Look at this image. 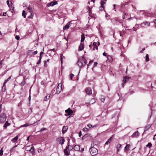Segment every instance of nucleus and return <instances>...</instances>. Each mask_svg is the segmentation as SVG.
I'll use <instances>...</instances> for the list:
<instances>
[{"label": "nucleus", "mask_w": 156, "mask_h": 156, "mask_svg": "<svg viewBox=\"0 0 156 156\" xmlns=\"http://www.w3.org/2000/svg\"><path fill=\"white\" fill-rule=\"evenodd\" d=\"M90 154L92 156H94L98 154L97 149L94 147H91L90 148Z\"/></svg>", "instance_id": "obj_1"}, {"label": "nucleus", "mask_w": 156, "mask_h": 156, "mask_svg": "<svg viewBox=\"0 0 156 156\" xmlns=\"http://www.w3.org/2000/svg\"><path fill=\"white\" fill-rule=\"evenodd\" d=\"M6 115L4 113H2L0 115V123H4L6 119Z\"/></svg>", "instance_id": "obj_2"}, {"label": "nucleus", "mask_w": 156, "mask_h": 156, "mask_svg": "<svg viewBox=\"0 0 156 156\" xmlns=\"http://www.w3.org/2000/svg\"><path fill=\"white\" fill-rule=\"evenodd\" d=\"M61 86L62 85L61 83H59L58 84V86L56 89V92L54 94H58L60 92L62 89Z\"/></svg>", "instance_id": "obj_3"}, {"label": "nucleus", "mask_w": 156, "mask_h": 156, "mask_svg": "<svg viewBox=\"0 0 156 156\" xmlns=\"http://www.w3.org/2000/svg\"><path fill=\"white\" fill-rule=\"evenodd\" d=\"M65 112L66 113L65 114V115L71 116L73 115V111L70 109V108H69L65 110Z\"/></svg>", "instance_id": "obj_4"}, {"label": "nucleus", "mask_w": 156, "mask_h": 156, "mask_svg": "<svg viewBox=\"0 0 156 156\" xmlns=\"http://www.w3.org/2000/svg\"><path fill=\"white\" fill-rule=\"evenodd\" d=\"M86 62H84L81 60H79L77 62V64L80 67H81L86 64Z\"/></svg>", "instance_id": "obj_5"}, {"label": "nucleus", "mask_w": 156, "mask_h": 156, "mask_svg": "<svg viewBox=\"0 0 156 156\" xmlns=\"http://www.w3.org/2000/svg\"><path fill=\"white\" fill-rule=\"evenodd\" d=\"M57 1H53L50 3H48L47 4V6L48 7L52 6L56 4H57Z\"/></svg>", "instance_id": "obj_6"}, {"label": "nucleus", "mask_w": 156, "mask_h": 156, "mask_svg": "<svg viewBox=\"0 0 156 156\" xmlns=\"http://www.w3.org/2000/svg\"><path fill=\"white\" fill-rule=\"evenodd\" d=\"M57 140H58V141L59 142V144H63L64 142L65 141V140L62 137H60L59 138H57Z\"/></svg>", "instance_id": "obj_7"}, {"label": "nucleus", "mask_w": 156, "mask_h": 156, "mask_svg": "<svg viewBox=\"0 0 156 156\" xmlns=\"http://www.w3.org/2000/svg\"><path fill=\"white\" fill-rule=\"evenodd\" d=\"M72 24L71 21H70L68 23L65 27H63V30L67 29L69 28L70 25Z\"/></svg>", "instance_id": "obj_8"}, {"label": "nucleus", "mask_w": 156, "mask_h": 156, "mask_svg": "<svg viewBox=\"0 0 156 156\" xmlns=\"http://www.w3.org/2000/svg\"><path fill=\"white\" fill-rule=\"evenodd\" d=\"M85 91L87 94L90 95L92 94V90L90 87H88L85 90Z\"/></svg>", "instance_id": "obj_9"}, {"label": "nucleus", "mask_w": 156, "mask_h": 156, "mask_svg": "<svg viewBox=\"0 0 156 156\" xmlns=\"http://www.w3.org/2000/svg\"><path fill=\"white\" fill-rule=\"evenodd\" d=\"M139 136V133L138 131H137L133 133L132 135V137H137Z\"/></svg>", "instance_id": "obj_10"}, {"label": "nucleus", "mask_w": 156, "mask_h": 156, "mask_svg": "<svg viewBox=\"0 0 156 156\" xmlns=\"http://www.w3.org/2000/svg\"><path fill=\"white\" fill-rule=\"evenodd\" d=\"M68 129V127L67 126H63L62 129V133L64 134L67 131Z\"/></svg>", "instance_id": "obj_11"}, {"label": "nucleus", "mask_w": 156, "mask_h": 156, "mask_svg": "<svg viewBox=\"0 0 156 156\" xmlns=\"http://www.w3.org/2000/svg\"><path fill=\"white\" fill-rule=\"evenodd\" d=\"M84 48L83 43H81L79 47V50L80 51L82 50Z\"/></svg>", "instance_id": "obj_12"}, {"label": "nucleus", "mask_w": 156, "mask_h": 156, "mask_svg": "<svg viewBox=\"0 0 156 156\" xmlns=\"http://www.w3.org/2000/svg\"><path fill=\"white\" fill-rule=\"evenodd\" d=\"M73 149L76 151H79L80 150V146L78 145H76L74 147Z\"/></svg>", "instance_id": "obj_13"}, {"label": "nucleus", "mask_w": 156, "mask_h": 156, "mask_svg": "<svg viewBox=\"0 0 156 156\" xmlns=\"http://www.w3.org/2000/svg\"><path fill=\"white\" fill-rule=\"evenodd\" d=\"M27 8H28V11H29V12H30V13L31 15L32 16H33V15H34V13H33V11H32V7H30V6H29Z\"/></svg>", "instance_id": "obj_14"}, {"label": "nucleus", "mask_w": 156, "mask_h": 156, "mask_svg": "<svg viewBox=\"0 0 156 156\" xmlns=\"http://www.w3.org/2000/svg\"><path fill=\"white\" fill-rule=\"evenodd\" d=\"M18 139V135H17V136H16L15 137L13 138L11 140V141L12 142L14 143V142H16L17 140Z\"/></svg>", "instance_id": "obj_15"}, {"label": "nucleus", "mask_w": 156, "mask_h": 156, "mask_svg": "<svg viewBox=\"0 0 156 156\" xmlns=\"http://www.w3.org/2000/svg\"><path fill=\"white\" fill-rule=\"evenodd\" d=\"M98 126V124H95V125L93 126L92 125L90 124H88L87 125V126H88L89 128H90L91 127L94 128V127H96Z\"/></svg>", "instance_id": "obj_16"}, {"label": "nucleus", "mask_w": 156, "mask_h": 156, "mask_svg": "<svg viewBox=\"0 0 156 156\" xmlns=\"http://www.w3.org/2000/svg\"><path fill=\"white\" fill-rule=\"evenodd\" d=\"M64 151L66 155L68 156L69 155V152H68V149L66 147V148L64 149Z\"/></svg>", "instance_id": "obj_17"}, {"label": "nucleus", "mask_w": 156, "mask_h": 156, "mask_svg": "<svg viewBox=\"0 0 156 156\" xmlns=\"http://www.w3.org/2000/svg\"><path fill=\"white\" fill-rule=\"evenodd\" d=\"M112 139V137H110L105 143V145L108 144L109 143H110Z\"/></svg>", "instance_id": "obj_18"}, {"label": "nucleus", "mask_w": 156, "mask_h": 156, "mask_svg": "<svg viewBox=\"0 0 156 156\" xmlns=\"http://www.w3.org/2000/svg\"><path fill=\"white\" fill-rule=\"evenodd\" d=\"M66 148L68 149L69 151H71L73 147L72 146L69 145V144H68V146H66Z\"/></svg>", "instance_id": "obj_19"}, {"label": "nucleus", "mask_w": 156, "mask_h": 156, "mask_svg": "<svg viewBox=\"0 0 156 156\" xmlns=\"http://www.w3.org/2000/svg\"><path fill=\"white\" fill-rule=\"evenodd\" d=\"M81 42H82L84 41L85 39L84 35L83 34H82L81 36Z\"/></svg>", "instance_id": "obj_20"}, {"label": "nucleus", "mask_w": 156, "mask_h": 156, "mask_svg": "<svg viewBox=\"0 0 156 156\" xmlns=\"http://www.w3.org/2000/svg\"><path fill=\"white\" fill-rule=\"evenodd\" d=\"M129 3V2H125L124 3H121V7L123 8L125 6V5L128 4Z\"/></svg>", "instance_id": "obj_21"}, {"label": "nucleus", "mask_w": 156, "mask_h": 156, "mask_svg": "<svg viewBox=\"0 0 156 156\" xmlns=\"http://www.w3.org/2000/svg\"><path fill=\"white\" fill-rule=\"evenodd\" d=\"M122 147V145L121 144H117L116 146L117 149V150L118 151H119L120 149Z\"/></svg>", "instance_id": "obj_22"}, {"label": "nucleus", "mask_w": 156, "mask_h": 156, "mask_svg": "<svg viewBox=\"0 0 156 156\" xmlns=\"http://www.w3.org/2000/svg\"><path fill=\"white\" fill-rule=\"evenodd\" d=\"M50 95L49 94H48L47 95V96H46L44 98V101H46L47 100H48L50 98Z\"/></svg>", "instance_id": "obj_23"}, {"label": "nucleus", "mask_w": 156, "mask_h": 156, "mask_svg": "<svg viewBox=\"0 0 156 156\" xmlns=\"http://www.w3.org/2000/svg\"><path fill=\"white\" fill-rule=\"evenodd\" d=\"M10 124V123L8 122V121H6L3 127L4 128H6Z\"/></svg>", "instance_id": "obj_24"}, {"label": "nucleus", "mask_w": 156, "mask_h": 156, "mask_svg": "<svg viewBox=\"0 0 156 156\" xmlns=\"http://www.w3.org/2000/svg\"><path fill=\"white\" fill-rule=\"evenodd\" d=\"M151 126L150 125H148L146 126L144 128V131H147L148 129H149Z\"/></svg>", "instance_id": "obj_25"}, {"label": "nucleus", "mask_w": 156, "mask_h": 156, "mask_svg": "<svg viewBox=\"0 0 156 156\" xmlns=\"http://www.w3.org/2000/svg\"><path fill=\"white\" fill-rule=\"evenodd\" d=\"M106 1V0H101V5L104 6V5Z\"/></svg>", "instance_id": "obj_26"}, {"label": "nucleus", "mask_w": 156, "mask_h": 156, "mask_svg": "<svg viewBox=\"0 0 156 156\" xmlns=\"http://www.w3.org/2000/svg\"><path fill=\"white\" fill-rule=\"evenodd\" d=\"M130 147V145L129 144H127L126 145V146L125 147V150L128 151L129 149V147Z\"/></svg>", "instance_id": "obj_27"}, {"label": "nucleus", "mask_w": 156, "mask_h": 156, "mask_svg": "<svg viewBox=\"0 0 156 156\" xmlns=\"http://www.w3.org/2000/svg\"><path fill=\"white\" fill-rule=\"evenodd\" d=\"M22 15L23 16L24 18H25L26 17V13L25 12L24 10H23L22 12Z\"/></svg>", "instance_id": "obj_28"}, {"label": "nucleus", "mask_w": 156, "mask_h": 156, "mask_svg": "<svg viewBox=\"0 0 156 156\" xmlns=\"http://www.w3.org/2000/svg\"><path fill=\"white\" fill-rule=\"evenodd\" d=\"M17 145H16L14 147H13V148L10 150V152L11 153H12L13 152H14L15 151V150L14 149V148L16 147H17Z\"/></svg>", "instance_id": "obj_29"}, {"label": "nucleus", "mask_w": 156, "mask_h": 156, "mask_svg": "<svg viewBox=\"0 0 156 156\" xmlns=\"http://www.w3.org/2000/svg\"><path fill=\"white\" fill-rule=\"evenodd\" d=\"M145 60L147 62L149 60V58L148 55L147 54L146 55V59Z\"/></svg>", "instance_id": "obj_30"}, {"label": "nucleus", "mask_w": 156, "mask_h": 156, "mask_svg": "<svg viewBox=\"0 0 156 156\" xmlns=\"http://www.w3.org/2000/svg\"><path fill=\"white\" fill-rule=\"evenodd\" d=\"M129 78V77H128L127 76H126L124 77V79H123V82L124 83H126V80L127 79L128 80Z\"/></svg>", "instance_id": "obj_31"}, {"label": "nucleus", "mask_w": 156, "mask_h": 156, "mask_svg": "<svg viewBox=\"0 0 156 156\" xmlns=\"http://www.w3.org/2000/svg\"><path fill=\"white\" fill-rule=\"evenodd\" d=\"M26 83L25 80V79L24 78L23 80L20 83V85L21 86H23Z\"/></svg>", "instance_id": "obj_32"}, {"label": "nucleus", "mask_w": 156, "mask_h": 156, "mask_svg": "<svg viewBox=\"0 0 156 156\" xmlns=\"http://www.w3.org/2000/svg\"><path fill=\"white\" fill-rule=\"evenodd\" d=\"M104 6H102V5H101V6L99 7V9L100 11H103L104 10Z\"/></svg>", "instance_id": "obj_33"}, {"label": "nucleus", "mask_w": 156, "mask_h": 156, "mask_svg": "<svg viewBox=\"0 0 156 156\" xmlns=\"http://www.w3.org/2000/svg\"><path fill=\"white\" fill-rule=\"evenodd\" d=\"M29 151H31V152H34L35 151L34 147H32L29 150Z\"/></svg>", "instance_id": "obj_34"}, {"label": "nucleus", "mask_w": 156, "mask_h": 156, "mask_svg": "<svg viewBox=\"0 0 156 156\" xmlns=\"http://www.w3.org/2000/svg\"><path fill=\"white\" fill-rule=\"evenodd\" d=\"M144 23L145 25H147V26H150V23L149 22H144Z\"/></svg>", "instance_id": "obj_35"}, {"label": "nucleus", "mask_w": 156, "mask_h": 156, "mask_svg": "<svg viewBox=\"0 0 156 156\" xmlns=\"http://www.w3.org/2000/svg\"><path fill=\"white\" fill-rule=\"evenodd\" d=\"M11 79V77H9L7 80H5V81L4 82V85H5V84L8 81H9V80H10Z\"/></svg>", "instance_id": "obj_36"}, {"label": "nucleus", "mask_w": 156, "mask_h": 156, "mask_svg": "<svg viewBox=\"0 0 156 156\" xmlns=\"http://www.w3.org/2000/svg\"><path fill=\"white\" fill-rule=\"evenodd\" d=\"M5 84L4 85V83L3 84V86H2V90L3 91H5Z\"/></svg>", "instance_id": "obj_37"}, {"label": "nucleus", "mask_w": 156, "mask_h": 156, "mask_svg": "<svg viewBox=\"0 0 156 156\" xmlns=\"http://www.w3.org/2000/svg\"><path fill=\"white\" fill-rule=\"evenodd\" d=\"M3 147H2L1 150H0V155L2 156L3 155Z\"/></svg>", "instance_id": "obj_38"}, {"label": "nucleus", "mask_w": 156, "mask_h": 156, "mask_svg": "<svg viewBox=\"0 0 156 156\" xmlns=\"http://www.w3.org/2000/svg\"><path fill=\"white\" fill-rule=\"evenodd\" d=\"M146 146L147 147L150 148L152 146V144L151 143H149Z\"/></svg>", "instance_id": "obj_39"}, {"label": "nucleus", "mask_w": 156, "mask_h": 156, "mask_svg": "<svg viewBox=\"0 0 156 156\" xmlns=\"http://www.w3.org/2000/svg\"><path fill=\"white\" fill-rule=\"evenodd\" d=\"M82 59L81 60H82V61H83V62H86V60L84 57V55H83L82 56Z\"/></svg>", "instance_id": "obj_40"}, {"label": "nucleus", "mask_w": 156, "mask_h": 156, "mask_svg": "<svg viewBox=\"0 0 156 156\" xmlns=\"http://www.w3.org/2000/svg\"><path fill=\"white\" fill-rule=\"evenodd\" d=\"M40 120H38L36 122H35L33 124V125L34 126H36V125L38 123L40 122Z\"/></svg>", "instance_id": "obj_41"}, {"label": "nucleus", "mask_w": 156, "mask_h": 156, "mask_svg": "<svg viewBox=\"0 0 156 156\" xmlns=\"http://www.w3.org/2000/svg\"><path fill=\"white\" fill-rule=\"evenodd\" d=\"M88 130H89V129L87 128H84L83 129V131L86 132L88 131Z\"/></svg>", "instance_id": "obj_42"}, {"label": "nucleus", "mask_w": 156, "mask_h": 156, "mask_svg": "<svg viewBox=\"0 0 156 156\" xmlns=\"http://www.w3.org/2000/svg\"><path fill=\"white\" fill-rule=\"evenodd\" d=\"M93 60H90L89 62V63H88V64L87 65V68H88V67H89V66H90L91 64L92 63V62H93Z\"/></svg>", "instance_id": "obj_43"}, {"label": "nucleus", "mask_w": 156, "mask_h": 156, "mask_svg": "<svg viewBox=\"0 0 156 156\" xmlns=\"http://www.w3.org/2000/svg\"><path fill=\"white\" fill-rule=\"evenodd\" d=\"M29 125L27 123H26L25 124L23 125H22L21 126V127H26L28 126H29V125Z\"/></svg>", "instance_id": "obj_44"}, {"label": "nucleus", "mask_w": 156, "mask_h": 156, "mask_svg": "<svg viewBox=\"0 0 156 156\" xmlns=\"http://www.w3.org/2000/svg\"><path fill=\"white\" fill-rule=\"evenodd\" d=\"M74 76V75L72 73H71L70 75V79L71 80H72V79L73 77Z\"/></svg>", "instance_id": "obj_45"}, {"label": "nucleus", "mask_w": 156, "mask_h": 156, "mask_svg": "<svg viewBox=\"0 0 156 156\" xmlns=\"http://www.w3.org/2000/svg\"><path fill=\"white\" fill-rule=\"evenodd\" d=\"M87 8H88V12L89 14L90 13L91 11V10L90 9V8L89 6H88Z\"/></svg>", "instance_id": "obj_46"}, {"label": "nucleus", "mask_w": 156, "mask_h": 156, "mask_svg": "<svg viewBox=\"0 0 156 156\" xmlns=\"http://www.w3.org/2000/svg\"><path fill=\"white\" fill-rule=\"evenodd\" d=\"M87 136V135L85 134L82 137V140H84L86 139V137Z\"/></svg>", "instance_id": "obj_47"}, {"label": "nucleus", "mask_w": 156, "mask_h": 156, "mask_svg": "<svg viewBox=\"0 0 156 156\" xmlns=\"http://www.w3.org/2000/svg\"><path fill=\"white\" fill-rule=\"evenodd\" d=\"M15 38L17 40L20 39V37L19 35H16L15 37Z\"/></svg>", "instance_id": "obj_48"}, {"label": "nucleus", "mask_w": 156, "mask_h": 156, "mask_svg": "<svg viewBox=\"0 0 156 156\" xmlns=\"http://www.w3.org/2000/svg\"><path fill=\"white\" fill-rule=\"evenodd\" d=\"M37 51H35L32 52V55H36L37 54Z\"/></svg>", "instance_id": "obj_49"}, {"label": "nucleus", "mask_w": 156, "mask_h": 156, "mask_svg": "<svg viewBox=\"0 0 156 156\" xmlns=\"http://www.w3.org/2000/svg\"><path fill=\"white\" fill-rule=\"evenodd\" d=\"M105 98H104V97H102V98L101 99V100L103 102L105 101Z\"/></svg>", "instance_id": "obj_50"}, {"label": "nucleus", "mask_w": 156, "mask_h": 156, "mask_svg": "<svg viewBox=\"0 0 156 156\" xmlns=\"http://www.w3.org/2000/svg\"><path fill=\"white\" fill-rule=\"evenodd\" d=\"M98 63L97 62H95L94 63V67H95L97 65Z\"/></svg>", "instance_id": "obj_51"}, {"label": "nucleus", "mask_w": 156, "mask_h": 156, "mask_svg": "<svg viewBox=\"0 0 156 156\" xmlns=\"http://www.w3.org/2000/svg\"><path fill=\"white\" fill-rule=\"evenodd\" d=\"M97 44V42H94L93 43V46H94L96 47L97 46H96Z\"/></svg>", "instance_id": "obj_52"}, {"label": "nucleus", "mask_w": 156, "mask_h": 156, "mask_svg": "<svg viewBox=\"0 0 156 156\" xmlns=\"http://www.w3.org/2000/svg\"><path fill=\"white\" fill-rule=\"evenodd\" d=\"M95 49H96V50H98V46H96V47H95V46H94L93 48V50H95Z\"/></svg>", "instance_id": "obj_53"}, {"label": "nucleus", "mask_w": 156, "mask_h": 156, "mask_svg": "<svg viewBox=\"0 0 156 156\" xmlns=\"http://www.w3.org/2000/svg\"><path fill=\"white\" fill-rule=\"evenodd\" d=\"M126 13H124L122 15V18L123 19H124L125 18V15H126Z\"/></svg>", "instance_id": "obj_54"}, {"label": "nucleus", "mask_w": 156, "mask_h": 156, "mask_svg": "<svg viewBox=\"0 0 156 156\" xmlns=\"http://www.w3.org/2000/svg\"><path fill=\"white\" fill-rule=\"evenodd\" d=\"M49 59H48L47 61H44V66H46V62H48L49 61Z\"/></svg>", "instance_id": "obj_55"}, {"label": "nucleus", "mask_w": 156, "mask_h": 156, "mask_svg": "<svg viewBox=\"0 0 156 156\" xmlns=\"http://www.w3.org/2000/svg\"><path fill=\"white\" fill-rule=\"evenodd\" d=\"M145 50V48H144L142 49V50L140 51V52L141 53H142Z\"/></svg>", "instance_id": "obj_56"}, {"label": "nucleus", "mask_w": 156, "mask_h": 156, "mask_svg": "<svg viewBox=\"0 0 156 156\" xmlns=\"http://www.w3.org/2000/svg\"><path fill=\"white\" fill-rule=\"evenodd\" d=\"M82 135V133L81 131L79 132V137H80Z\"/></svg>", "instance_id": "obj_57"}, {"label": "nucleus", "mask_w": 156, "mask_h": 156, "mask_svg": "<svg viewBox=\"0 0 156 156\" xmlns=\"http://www.w3.org/2000/svg\"><path fill=\"white\" fill-rule=\"evenodd\" d=\"M6 3L7 4V5H8V6H9V0H7L6 1Z\"/></svg>", "instance_id": "obj_58"}, {"label": "nucleus", "mask_w": 156, "mask_h": 156, "mask_svg": "<svg viewBox=\"0 0 156 156\" xmlns=\"http://www.w3.org/2000/svg\"><path fill=\"white\" fill-rule=\"evenodd\" d=\"M46 129L44 128H42L40 130V131H43V130H45Z\"/></svg>", "instance_id": "obj_59"}, {"label": "nucleus", "mask_w": 156, "mask_h": 156, "mask_svg": "<svg viewBox=\"0 0 156 156\" xmlns=\"http://www.w3.org/2000/svg\"><path fill=\"white\" fill-rule=\"evenodd\" d=\"M103 55L105 56H106L107 55L106 53H105V52L103 53Z\"/></svg>", "instance_id": "obj_60"}, {"label": "nucleus", "mask_w": 156, "mask_h": 156, "mask_svg": "<svg viewBox=\"0 0 156 156\" xmlns=\"http://www.w3.org/2000/svg\"><path fill=\"white\" fill-rule=\"evenodd\" d=\"M4 61V59L2 60L0 62V66H1L2 65V62Z\"/></svg>", "instance_id": "obj_61"}, {"label": "nucleus", "mask_w": 156, "mask_h": 156, "mask_svg": "<svg viewBox=\"0 0 156 156\" xmlns=\"http://www.w3.org/2000/svg\"><path fill=\"white\" fill-rule=\"evenodd\" d=\"M44 54V52L43 51H41L40 53V55L42 56Z\"/></svg>", "instance_id": "obj_62"}, {"label": "nucleus", "mask_w": 156, "mask_h": 156, "mask_svg": "<svg viewBox=\"0 0 156 156\" xmlns=\"http://www.w3.org/2000/svg\"><path fill=\"white\" fill-rule=\"evenodd\" d=\"M33 16H29L28 17V18H30L31 19H33Z\"/></svg>", "instance_id": "obj_63"}, {"label": "nucleus", "mask_w": 156, "mask_h": 156, "mask_svg": "<svg viewBox=\"0 0 156 156\" xmlns=\"http://www.w3.org/2000/svg\"><path fill=\"white\" fill-rule=\"evenodd\" d=\"M153 22L155 23L156 24V19H155L154 20Z\"/></svg>", "instance_id": "obj_64"}]
</instances>
